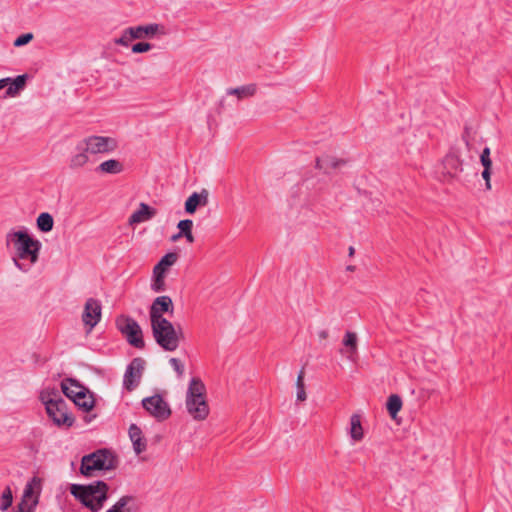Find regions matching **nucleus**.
Wrapping results in <instances>:
<instances>
[{
	"label": "nucleus",
	"instance_id": "12",
	"mask_svg": "<svg viewBox=\"0 0 512 512\" xmlns=\"http://www.w3.org/2000/svg\"><path fill=\"white\" fill-rule=\"evenodd\" d=\"M144 365L145 361L142 358H135L127 367L123 385L128 391H132L139 384Z\"/></svg>",
	"mask_w": 512,
	"mask_h": 512
},
{
	"label": "nucleus",
	"instance_id": "8",
	"mask_svg": "<svg viewBox=\"0 0 512 512\" xmlns=\"http://www.w3.org/2000/svg\"><path fill=\"white\" fill-rule=\"evenodd\" d=\"M118 330L126 337L128 343L135 348L142 349L145 345L142 330L139 324L131 317L120 315L116 318Z\"/></svg>",
	"mask_w": 512,
	"mask_h": 512
},
{
	"label": "nucleus",
	"instance_id": "47",
	"mask_svg": "<svg viewBox=\"0 0 512 512\" xmlns=\"http://www.w3.org/2000/svg\"><path fill=\"white\" fill-rule=\"evenodd\" d=\"M180 237H181V236H178V234H177V235H174L172 239H173V240H177V239H179Z\"/></svg>",
	"mask_w": 512,
	"mask_h": 512
},
{
	"label": "nucleus",
	"instance_id": "34",
	"mask_svg": "<svg viewBox=\"0 0 512 512\" xmlns=\"http://www.w3.org/2000/svg\"><path fill=\"white\" fill-rule=\"evenodd\" d=\"M323 188H319L316 192H313L309 195L308 205L311 207H317L318 205H322Z\"/></svg>",
	"mask_w": 512,
	"mask_h": 512
},
{
	"label": "nucleus",
	"instance_id": "48",
	"mask_svg": "<svg viewBox=\"0 0 512 512\" xmlns=\"http://www.w3.org/2000/svg\"><path fill=\"white\" fill-rule=\"evenodd\" d=\"M309 184H310V181H309V180H306V181H305V185H306V187H307V188H309Z\"/></svg>",
	"mask_w": 512,
	"mask_h": 512
},
{
	"label": "nucleus",
	"instance_id": "1",
	"mask_svg": "<svg viewBox=\"0 0 512 512\" xmlns=\"http://www.w3.org/2000/svg\"><path fill=\"white\" fill-rule=\"evenodd\" d=\"M5 245L14 266L23 273H28L39 260L41 242L30 235L26 228L8 231Z\"/></svg>",
	"mask_w": 512,
	"mask_h": 512
},
{
	"label": "nucleus",
	"instance_id": "30",
	"mask_svg": "<svg viewBox=\"0 0 512 512\" xmlns=\"http://www.w3.org/2000/svg\"><path fill=\"white\" fill-rule=\"evenodd\" d=\"M151 288L154 292H163L165 290V275L153 272V282Z\"/></svg>",
	"mask_w": 512,
	"mask_h": 512
},
{
	"label": "nucleus",
	"instance_id": "29",
	"mask_svg": "<svg viewBox=\"0 0 512 512\" xmlns=\"http://www.w3.org/2000/svg\"><path fill=\"white\" fill-rule=\"evenodd\" d=\"M53 217L47 213H41L37 218V227L42 232H50L53 229Z\"/></svg>",
	"mask_w": 512,
	"mask_h": 512
},
{
	"label": "nucleus",
	"instance_id": "20",
	"mask_svg": "<svg viewBox=\"0 0 512 512\" xmlns=\"http://www.w3.org/2000/svg\"><path fill=\"white\" fill-rule=\"evenodd\" d=\"M159 30L158 24H149L145 26L129 27V34L134 37V40L144 39L155 35Z\"/></svg>",
	"mask_w": 512,
	"mask_h": 512
},
{
	"label": "nucleus",
	"instance_id": "11",
	"mask_svg": "<svg viewBox=\"0 0 512 512\" xmlns=\"http://www.w3.org/2000/svg\"><path fill=\"white\" fill-rule=\"evenodd\" d=\"M40 488V482L37 478H33L25 486L21 502L18 505V509L22 512H33L34 508L38 504V491L35 490Z\"/></svg>",
	"mask_w": 512,
	"mask_h": 512
},
{
	"label": "nucleus",
	"instance_id": "40",
	"mask_svg": "<svg viewBox=\"0 0 512 512\" xmlns=\"http://www.w3.org/2000/svg\"><path fill=\"white\" fill-rule=\"evenodd\" d=\"M32 38H33V35L31 33L22 34L21 36L16 38V40L14 41V45L16 47L23 46V45L29 43L32 40Z\"/></svg>",
	"mask_w": 512,
	"mask_h": 512
},
{
	"label": "nucleus",
	"instance_id": "22",
	"mask_svg": "<svg viewBox=\"0 0 512 512\" xmlns=\"http://www.w3.org/2000/svg\"><path fill=\"white\" fill-rule=\"evenodd\" d=\"M178 258L179 256L175 252L165 254L161 258V260L154 266L153 272L162 273V275H166L168 269L177 262Z\"/></svg>",
	"mask_w": 512,
	"mask_h": 512
},
{
	"label": "nucleus",
	"instance_id": "10",
	"mask_svg": "<svg viewBox=\"0 0 512 512\" xmlns=\"http://www.w3.org/2000/svg\"><path fill=\"white\" fill-rule=\"evenodd\" d=\"M102 315V307L97 299L89 298L85 305L82 313V321L88 328L87 332H91L92 329L100 322Z\"/></svg>",
	"mask_w": 512,
	"mask_h": 512
},
{
	"label": "nucleus",
	"instance_id": "33",
	"mask_svg": "<svg viewBox=\"0 0 512 512\" xmlns=\"http://www.w3.org/2000/svg\"><path fill=\"white\" fill-rule=\"evenodd\" d=\"M343 344L350 348L351 354L356 352L357 349V337L353 332H347L343 341Z\"/></svg>",
	"mask_w": 512,
	"mask_h": 512
},
{
	"label": "nucleus",
	"instance_id": "44",
	"mask_svg": "<svg viewBox=\"0 0 512 512\" xmlns=\"http://www.w3.org/2000/svg\"><path fill=\"white\" fill-rule=\"evenodd\" d=\"M318 336L320 339H326L328 337V331L327 330H321L318 333Z\"/></svg>",
	"mask_w": 512,
	"mask_h": 512
},
{
	"label": "nucleus",
	"instance_id": "39",
	"mask_svg": "<svg viewBox=\"0 0 512 512\" xmlns=\"http://www.w3.org/2000/svg\"><path fill=\"white\" fill-rule=\"evenodd\" d=\"M170 365L173 367L175 372L178 374L179 377H181L184 373V365L182 362L177 358H171L169 360Z\"/></svg>",
	"mask_w": 512,
	"mask_h": 512
},
{
	"label": "nucleus",
	"instance_id": "35",
	"mask_svg": "<svg viewBox=\"0 0 512 512\" xmlns=\"http://www.w3.org/2000/svg\"><path fill=\"white\" fill-rule=\"evenodd\" d=\"M132 40H134V37H131V35L129 34V27H128L122 32V34L119 38H116L114 40V42L117 45L127 47Z\"/></svg>",
	"mask_w": 512,
	"mask_h": 512
},
{
	"label": "nucleus",
	"instance_id": "3",
	"mask_svg": "<svg viewBox=\"0 0 512 512\" xmlns=\"http://www.w3.org/2000/svg\"><path fill=\"white\" fill-rule=\"evenodd\" d=\"M110 487L104 481H95L88 485L72 484L70 493L91 512H99L108 499Z\"/></svg>",
	"mask_w": 512,
	"mask_h": 512
},
{
	"label": "nucleus",
	"instance_id": "7",
	"mask_svg": "<svg viewBox=\"0 0 512 512\" xmlns=\"http://www.w3.org/2000/svg\"><path fill=\"white\" fill-rule=\"evenodd\" d=\"M153 337L156 343L165 351H175L182 336L169 320L151 322Z\"/></svg>",
	"mask_w": 512,
	"mask_h": 512
},
{
	"label": "nucleus",
	"instance_id": "5",
	"mask_svg": "<svg viewBox=\"0 0 512 512\" xmlns=\"http://www.w3.org/2000/svg\"><path fill=\"white\" fill-rule=\"evenodd\" d=\"M206 388L199 378H192L186 393V408L194 420H204L209 414L205 399Z\"/></svg>",
	"mask_w": 512,
	"mask_h": 512
},
{
	"label": "nucleus",
	"instance_id": "21",
	"mask_svg": "<svg viewBox=\"0 0 512 512\" xmlns=\"http://www.w3.org/2000/svg\"><path fill=\"white\" fill-rule=\"evenodd\" d=\"M443 173L450 178L457 176L462 171V164L458 157L454 155H448L443 161Z\"/></svg>",
	"mask_w": 512,
	"mask_h": 512
},
{
	"label": "nucleus",
	"instance_id": "23",
	"mask_svg": "<svg viewBox=\"0 0 512 512\" xmlns=\"http://www.w3.org/2000/svg\"><path fill=\"white\" fill-rule=\"evenodd\" d=\"M96 171L105 174H119L123 171V164L119 160L109 159L100 163Z\"/></svg>",
	"mask_w": 512,
	"mask_h": 512
},
{
	"label": "nucleus",
	"instance_id": "28",
	"mask_svg": "<svg viewBox=\"0 0 512 512\" xmlns=\"http://www.w3.org/2000/svg\"><path fill=\"white\" fill-rule=\"evenodd\" d=\"M387 410L389 412V415L392 419H396V416L398 412L402 408V400L401 398L396 395L392 394L388 397L387 404H386Z\"/></svg>",
	"mask_w": 512,
	"mask_h": 512
},
{
	"label": "nucleus",
	"instance_id": "37",
	"mask_svg": "<svg viewBox=\"0 0 512 512\" xmlns=\"http://www.w3.org/2000/svg\"><path fill=\"white\" fill-rule=\"evenodd\" d=\"M193 221L190 219H185L179 221L177 228L179 229L178 236H182L184 233H187L192 230Z\"/></svg>",
	"mask_w": 512,
	"mask_h": 512
},
{
	"label": "nucleus",
	"instance_id": "27",
	"mask_svg": "<svg viewBox=\"0 0 512 512\" xmlns=\"http://www.w3.org/2000/svg\"><path fill=\"white\" fill-rule=\"evenodd\" d=\"M79 397L74 399L73 402L75 405H77L79 408H81L83 411L88 412L93 409L94 407V399L93 396L86 390L84 393L80 394Z\"/></svg>",
	"mask_w": 512,
	"mask_h": 512
},
{
	"label": "nucleus",
	"instance_id": "17",
	"mask_svg": "<svg viewBox=\"0 0 512 512\" xmlns=\"http://www.w3.org/2000/svg\"><path fill=\"white\" fill-rule=\"evenodd\" d=\"M156 214V211L145 203H140L139 208L129 217L128 223L133 226L150 220Z\"/></svg>",
	"mask_w": 512,
	"mask_h": 512
},
{
	"label": "nucleus",
	"instance_id": "18",
	"mask_svg": "<svg viewBox=\"0 0 512 512\" xmlns=\"http://www.w3.org/2000/svg\"><path fill=\"white\" fill-rule=\"evenodd\" d=\"M61 389L65 396L70 398L72 401L74 399L80 398L79 395L87 390L77 381L69 378L61 382Z\"/></svg>",
	"mask_w": 512,
	"mask_h": 512
},
{
	"label": "nucleus",
	"instance_id": "26",
	"mask_svg": "<svg viewBox=\"0 0 512 512\" xmlns=\"http://www.w3.org/2000/svg\"><path fill=\"white\" fill-rule=\"evenodd\" d=\"M257 91L255 84H248L241 87L230 88L227 90L228 95H235L238 99H244L253 96Z\"/></svg>",
	"mask_w": 512,
	"mask_h": 512
},
{
	"label": "nucleus",
	"instance_id": "14",
	"mask_svg": "<svg viewBox=\"0 0 512 512\" xmlns=\"http://www.w3.org/2000/svg\"><path fill=\"white\" fill-rule=\"evenodd\" d=\"M346 164L345 160L338 159L332 155L324 154L316 158L315 167L325 174H329L332 170H337Z\"/></svg>",
	"mask_w": 512,
	"mask_h": 512
},
{
	"label": "nucleus",
	"instance_id": "2",
	"mask_svg": "<svg viewBox=\"0 0 512 512\" xmlns=\"http://www.w3.org/2000/svg\"><path fill=\"white\" fill-rule=\"evenodd\" d=\"M118 147L115 138L109 136L91 135L77 143L69 160L71 169H79L90 162V156L112 153Z\"/></svg>",
	"mask_w": 512,
	"mask_h": 512
},
{
	"label": "nucleus",
	"instance_id": "41",
	"mask_svg": "<svg viewBox=\"0 0 512 512\" xmlns=\"http://www.w3.org/2000/svg\"><path fill=\"white\" fill-rule=\"evenodd\" d=\"M482 178L485 180V186L487 190L491 189V168H484L482 171Z\"/></svg>",
	"mask_w": 512,
	"mask_h": 512
},
{
	"label": "nucleus",
	"instance_id": "24",
	"mask_svg": "<svg viewBox=\"0 0 512 512\" xmlns=\"http://www.w3.org/2000/svg\"><path fill=\"white\" fill-rule=\"evenodd\" d=\"M349 434L352 440L355 442L361 441L363 439L364 432L359 414H353L351 416Z\"/></svg>",
	"mask_w": 512,
	"mask_h": 512
},
{
	"label": "nucleus",
	"instance_id": "9",
	"mask_svg": "<svg viewBox=\"0 0 512 512\" xmlns=\"http://www.w3.org/2000/svg\"><path fill=\"white\" fill-rule=\"evenodd\" d=\"M142 406L150 416L159 422L167 420L172 414L170 405L159 394L142 399Z\"/></svg>",
	"mask_w": 512,
	"mask_h": 512
},
{
	"label": "nucleus",
	"instance_id": "43",
	"mask_svg": "<svg viewBox=\"0 0 512 512\" xmlns=\"http://www.w3.org/2000/svg\"><path fill=\"white\" fill-rule=\"evenodd\" d=\"M11 78H3L0 80V90L8 85Z\"/></svg>",
	"mask_w": 512,
	"mask_h": 512
},
{
	"label": "nucleus",
	"instance_id": "6",
	"mask_svg": "<svg viewBox=\"0 0 512 512\" xmlns=\"http://www.w3.org/2000/svg\"><path fill=\"white\" fill-rule=\"evenodd\" d=\"M117 466V459L107 449H100L91 454L83 456L80 472L85 477H91L95 471L113 470Z\"/></svg>",
	"mask_w": 512,
	"mask_h": 512
},
{
	"label": "nucleus",
	"instance_id": "4",
	"mask_svg": "<svg viewBox=\"0 0 512 512\" xmlns=\"http://www.w3.org/2000/svg\"><path fill=\"white\" fill-rule=\"evenodd\" d=\"M40 400L44 404L46 412L57 426L71 427L74 418L68 413L67 405L60 393L55 389H46L40 393Z\"/></svg>",
	"mask_w": 512,
	"mask_h": 512
},
{
	"label": "nucleus",
	"instance_id": "15",
	"mask_svg": "<svg viewBox=\"0 0 512 512\" xmlns=\"http://www.w3.org/2000/svg\"><path fill=\"white\" fill-rule=\"evenodd\" d=\"M209 201V192L202 189L200 192L192 193L185 202V211L188 214H193L199 206H206Z\"/></svg>",
	"mask_w": 512,
	"mask_h": 512
},
{
	"label": "nucleus",
	"instance_id": "16",
	"mask_svg": "<svg viewBox=\"0 0 512 512\" xmlns=\"http://www.w3.org/2000/svg\"><path fill=\"white\" fill-rule=\"evenodd\" d=\"M137 500L132 495L121 496L106 512H136Z\"/></svg>",
	"mask_w": 512,
	"mask_h": 512
},
{
	"label": "nucleus",
	"instance_id": "32",
	"mask_svg": "<svg viewBox=\"0 0 512 512\" xmlns=\"http://www.w3.org/2000/svg\"><path fill=\"white\" fill-rule=\"evenodd\" d=\"M13 496L10 487H6L0 498V510L6 511L12 505Z\"/></svg>",
	"mask_w": 512,
	"mask_h": 512
},
{
	"label": "nucleus",
	"instance_id": "13",
	"mask_svg": "<svg viewBox=\"0 0 512 512\" xmlns=\"http://www.w3.org/2000/svg\"><path fill=\"white\" fill-rule=\"evenodd\" d=\"M172 307H173V303L169 296L157 297L153 301V303L150 307V311H149L150 321L155 322V321L167 320L166 318L163 317V313L168 312L170 309H172Z\"/></svg>",
	"mask_w": 512,
	"mask_h": 512
},
{
	"label": "nucleus",
	"instance_id": "42",
	"mask_svg": "<svg viewBox=\"0 0 512 512\" xmlns=\"http://www.w3.org/2000/svg\"><path fill=\"white\" fill-rule=\"evenodd\" d=\"M182 236H184L189 243L194 242V236L192 234V230L187 233H184Z\"/></svg>",
	"mask_w": 512,
	"mask_h": 512
},
{
	"label": "nucleus",
	"instance_id": "45",
	"mask_svg": "<svg viewBox=\"0 0 512 512\" xmlns=\"http://www.w3.org/2000/svg\"><path fill=\"white\" fill-rule=\"evenodd\" d=\"M348 253H349V256H353L354 253H355L354 247L350 246L349 249H348Z\"/></svg>",
	"mask_w": 512,
	"mask_h": 512
},
{
	"label": "nucleus",
	"instance_id": "31",
	"mask_svg": "<svg viewBox=\"0 0 512 512\" xmlns=\"http://www.w3.org/2000/svg\"><path fill=\"white\" fill-rule=\"evenodd\" d=\"M297 386V400L298 401H305L307 396L305 392V385H304V370L302 369L297 377L296 381Z\"/></svg>",
	"mask_w": 512,
	"mask_h": 512
},
{
	"label": "nucleus",
	"instance_id": "38",
	"mask_svg": "<svg viewBox=\"0 0 512 512\" xmlns=\"http://www.w3.org/2000/svg\"><path fill=\"white\" fill-rule=\"evenodd\" d=\"M152 49V45L147 42H139L132 46L133 53H144Z\"/></svg>",
	"mask_w": 512,
	"mask_h": 512
},
{
	"label": "nucleus",
	"instance_id": "49",
	"mask_svg": "<svg viewBox=\"0 0 512 512\" xmlns=\"http://www.w3.org/2000/svg\"><path fill=\"white\" fill-rule=\"evenodd\" d=\"M15 512H22V511H20V510H16Z\"/></svg>",
	"mask_w": 512,
	"mask_h": 512
},
{
	"label": "nucleus",
	"instance_id": "25",
	"mask_svg": "<svg viewBox=\"0 0 512 512\" xmlns=\"http://www.w3.org/2000/svg\"><path fill=\"white\" fill-rule=\"evenodd\" d=\"M27 75H18L15 79H11L8 82V88L6 90V96L15 97L17 96L26 85Z\"/></svg>",
	"mask_w": 512,
	"mask_h": 512
},
{
	"label": "nucleus",
	"instance_id": "19",
	"mask_svg": "<svg viewBox=\"0 0 512 512\" xmlns=\"http://www.w3.org/2000/svg\"><path fill=\"white\" fill-rule=\"evenodd\" d=\"M129 437L133 443V449L137 455L146 450V441L143 439L142 431L137 425L132 424L129 427Z\"/></svg>",
	"mask_w": 512,
	"mask_h": 512
},
{
	"label": "nucleus",
	"instance_id": "36",
	"mask_svg": "<svg viewBox=\"0 0 512 512\" xmlns=\"http://www.w3.org/2000/svg\"><path fill=\"white\" fill-rule=\"evenodd\" d=\"M480 162L483 168H492V161L490 158V148L485 147L480 155Z\"/></svg>",
	"mask_w": 512,
	"mask_h": 512
},
{
	"label": "nucleus",
	"instance_id": "46",
	"mask_svg": "<svg viewBox=\"0 0 512 512\" xmlns=\"http://www.w3.org/2000/svg\"><path fill=\"white\" fill-rule=\"evenodd\" d=\"M347 270L348 271H354L355 270V266H347Z\"/></svg>",
	"mask_w": 512,
	"mask_h": 512
}]
</instances>
